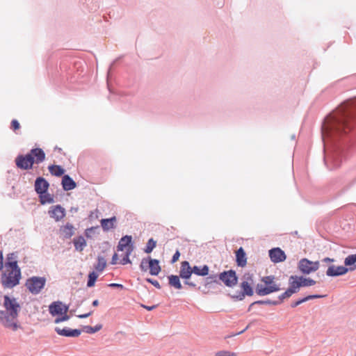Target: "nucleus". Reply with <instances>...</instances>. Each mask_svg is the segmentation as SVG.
Instances as JSON below:
<instances>
[{
    "mask_svg": "<svg viewBox=\"0 0 356 356\" xmlns=\"http://www.w3.org/2000/svg\"><path fill=\"white\" fill-rule=\"evenodd\" d=\"M350 113L347 105H342L330 115L322 127L323 138H338L351 129Z\"/></svg>",
    "mask_w": 356,
    "mask_h": 356,
    "instance_id": "1",
    "label": "nucleus"
},
{
    "mask_svg": "<svg viewBox=\"0 0 356 356\" xmlns=\"http://www.w3.org/2000/svg\"><path fill=\"white\" fill-rule=\"evenodd\" d=\"M1 270L0 282L3 288L11 289L19 283L21 270L16 261L6 262Z\"/></svg>",
    "mask_w": 356,
    "mask_h": 356,
    "instance_id": "2",
    "label": "nucleus"
},
{
    "mask_svg": "<svg viewBox=\"0 0 356 356\" xmlns=\"http://www.w3.org/2000/svg\"><path fill=\"white\" fill-rule=\"evenodd\" d=\"M316 283L315 280L309 277L291 275L289 280V288L279 296V299L282 302L284 299L290 298L293 294L298 293L300 287L314 286Z\"/></svg>",
    "mask_w": 356,
    "mask_h": 356,
    "instance_id": "3",
    "label": "nucleus"
},
{
    "mask_svg": "<svg viewBox=\"0 0 356 356\" xmlns=\"http://www.w3.org/2000/svg\"><path fill=\"white\" fill-rule=\"evenodd\" d=\"M280 284L277 283L275 276L268 275L261 277L260 282L255 286V292L260 296H264L280 291Z\"/></svg>",
    "mask_w": 356,
    "mask_h": 356,
    "instance_id": "4",
    "label": "nucleus"
},
{
    "mask_svg": "<svg viewBox=\"0 0 356 356\" xmlns=\"http://www.w3.org/2000/svg\"><path fill=\"white\" fill-rule=\"evenodd\" d=\"M254 285V275L249 273H245L241 279L240 287L241 291L232 295V297L236 300H242L246 296H252L254 294L253 286Z\"/></svg>",
    "mask_w": 356,
    "mask_h": 356,
    "instance_id": "5",
    "label": "nucleus"
},
{
    "mask_svg": "<svg viewBox=\"0 0 356 356\" xmlns=\"http://www.w3.org/2000/svg\"><path fill=\"white\" fill-rule=\"evenodd\" d=\"M67 311L68 307L60 302H54L49 306V313L52 316H61L55 319V323L69 320L70 316L67 314Z\"/></svg>",
    "mask_w": 356,
    "mask_h": 356,
    "instance_id": "6",
    "label": "nucleus"
},
{
    "mask_svg": "<svg viewBox=\"0 0 356 356\" xmlns=\"http://www.w3.org/2000/svg\"><path fill=\"white\" fill-rule=\"evenodd\" d=\"M46 284L44 277L33 276L26 280L25 286L33 294L39 293Z\"/></svg>",
    "mask_w": 356,
    "mask_h": 356,
    "instance_id": "7",
    "label": "nucleus"
},
{
    "mask_svg": "<svg viewBox=\"0 0 356 356\" xmlns=\"http://www.w3.org/2000/svg\"><path fill=\"white\" fill-rule=\"evenodd\" d=\"M300 270L304 274H309L316 271L319 268L318 261H311L307 259H302L298 264Z\"/></svg>",
    "mask_w": 356,
    "mask_h": 356,
    "instance_id": "8",
    "label": "nucleus"
},
{
    "mask_svg": "<svg viewBox=\"0 0 356 356\" xmlns=\"http://www.w3.org/2000/svg\"><path fill=\"white\" fill-rule=\"evenodd\" d=\"M15 163L17 168L22 170H29L33 168L34 160L29 154L26 155H19L15 159Z\"/></svg>",
    "mask_w": 356,
    "mask_h": 356,
    "instance_id": "9",
    "label": "nucleus"
},
{
    "mask_svg": "<svg viewBox=\"0 0 356 356\" xmlns=\"http://www.w3.org/2000/svg\"><path fill=\"white\" fill-rule=\"evenodd\" d=\"M219 278L229 287L235 286L238 280L235 271L232 270L221 273L219 275Z\"/></svg>",
    "mask_w": 356,
    "mask_h": 356,
    "instance_id": "10",
    "label": "nucleus"
},
{
    "mask_svg": "<svg viewBox=\"0 0 356 356\" xmlns=\"http://www.w3.org/2000/svg\"><path fill=\"white\" fill-rule=\"evenodd\" d=\"M325 163L330 170H334L341 166L342 159L339 153L334 152L325 157Z\"/></svg>",
    "mask_w": 356,
    "mask_h": 356,
    "instance_id": "11",
    "label": "nucleus"
},
{
    "mask_svg": "<svg viewBox=\"0 0 356 356\" xmlns=\"http://www.w3.org/2000/svg\"><path fill=\"white\" fill-rule=\"evenodd\" d=\"M49 214L51 218L56 221L61 220L65 216V209L60 205L53 206L49 210Z\"/></svg>",
    "mask_w": 356,
    "mask_h": 356,
    "instance_id": "12",
    "label": "nucleus"
},
{
    "mask_svg": "<svg viewBox=\"0 0 356 356\" xmlns=\"http://www.w3.org/2000/svg\"><path fill=\"white\" fill-rule=\"evenodd\" d=\"M269 257L273 263L284 261L286 258L284 252L280 248H273L269 250Z\"/></svg>",
    "mask_w": 356,
    "mask_h": 356,
    "instance_id": "13",
    "label": "nucleus"
},
{
    "mask_svg": "<svg viewBox=\"0 0 356 356\" xmlns=\"http://www.w3.org/2000/svg\"><path fill=\"white\" fill-rule=\"evenodd\" d=\"M74 234V227L72 224L67 222L61 226L59 229L60 237L63 239L71 238Z\"/></svg>",
    "mask_w": 356,
    "mask_h": 356,
    "instance_id": "14",
    "label": "nucleus"
},
{
    "mask_svg": "<svg viewBox=\"0 0 356 356\" xmlns=\"http://www.w3.org/2000/svg\"><path fill=\"white\" fill-rule=\"evenodd\" d=\"M348 271V268L343 266H330L326 271V275L330 277H335L345 275Z\"/></svg>",
    "mask_w": 356,
    "mask_h": 356,
    "instance_id": "15",
    "label": "nucleus"
},
{
    "mask_svg": "<svg viewBox=\"0 0 356 356\" xmlns=\"http://www.w3.org/2000/svg\"><path fill=\"white\" fill-rule=\"evenodd\" d=\"M55 331L56 333L60 336L64 337H79L81 332L80 330H71L67 327L60 328L58 327H55Z\"/></svg>",
    "mask_w": 356,
    "mask_h": 356,
    "instance_id": "16",
    "label": "nucleus"
},
{
    "mask_svg": "<svg viewBox=\"0 0 356 356\" xmlns=\"http://www.w3.org/2000/svg\"><path fill=\"white\" fill-rule=\"evenodd\" d=\"M49 186V183L43 177H38L35 181V190L38 194L45 193Z\"/></svg>",
    "mask_w": 356,
    "mask_h": 356,
    "instance_id": "17",
    "label": "nucleus"
},
{
    "mask_svg": "<svg viewBox=\"0 0 356 356\" xmlns=\"http://www.w3.org/2000/svg\"><path fill=\"white\" fill-rule=\"evenodd\" d=\"M193 273V268L190 266L188 261H184L181 264V268L179 271V276L185 280L190 278Z\"/></svg>",
    "mask_w": 356,
    "mask_h": 356,
    "instance_id": "18",
    "label": "nucleus"
},
{
    "mask_svg": "<svg viewBox=\"0 0 356 356\" xmlns=\"http://www.w3.org/2000/svg\"><path fill=\"white\" fill-rule=\"evenodd\" d=\"M29 154L36 163H42L45 159V154L40 148L32 149Z\"/></svg>",
    "mask_w": 356,
    "mask_h": 356,
    "instance_id": "19",
    "label": "nucleus"
},
{
    "mask_svg": "<svg viewBox=\"0 0 356 356\" xmlns=\"http://www.w3.org/2000/svg\"><path fill=\"white\" fill-rule=\"evenodd\" d=\"M132 237L131 236H123L119 241L118 251L127 250L129 248H134L131 244Z\"/></svg>",
    "mask_w": 356,
    "mask_h": 356,
    "instance_id": "20",
    "label": "nucleus"
},
{
    "mask_svg": "<svg viewBox=\"0 0 356 356\" xmlns=\"http://www.w3.org/2000/svg\"><path fill=\"white\" fill-rule=\"evenodd\" d=\"M149 270L152 275H157L161 270L159 261L155 259L149 258Z\"/></svg>",
    "mask_w": 356,
    "mask_h": 356,
    "instance_id": "21",
    "label": "nucleus"
},
{
    "mask_svg": "<svg viewBox=\"0 0 356 356\" xmlns=\"http://www.w3.org/2000/svg\"><path fill=\"white\" fill-rule=\"evenodd\" d=\"M236 263L238 266L243 267L247 264V258L245 255V252L243 248H240L236 252Z\"/></svg>",
    "mask_w": 356,
    "mask_h": 356,
    "instance_id": "22",
    "label": "nucleus"
},
{
    "mask_svg": "<svg viewBox=\"0 0 356 356\" xmlns=\"http://www.w3.org/2000/svg\"><path fill=\"white\" fill-rule=\"evenodd\" d=\"M101 226L104 231H108L115 228V223L116 222V218L115 216L111 218H106L101 220Z\"/></svg>",
    "mask_w": 356,
    "mask_h": 356,
    "instance_id": "23",
    "label": "nucleus"
},
{
    "mask_svg": "<svg viewBox=\"0 0 356 356\" xmlns=\"http://www.w3.org/2000/svg\"><path fill=\"white\" fill-rule=\"evenodd\" d=\"M62 185L65 191L72 190L76 187V183L68 175L63 177Z\"/></svg>",
    "mask_w": 356,
    "mask_h": 356,
    "instance_id": "24",
    "label": "nucleus"
},
{
    "mask_svg": "<svg viewBox=\"0 0 356 356\" xmlns=\"http://www.w3.org/2000/svg\"><path fill=\"white\" fill-rule=\"evenodd\" d=\"M73 243L75 249L79 252H81L83 248L86 246V241L83 236H79L73 240Z\"/></svg>",
    "mask_w": 356,
    "mask_h": 356,
    "instance_id": "25",
    "label": "nucleus"
},
{
    "mask_svg": "<svg viewBox=\"0 0 356 356\" xmlns=\"http://www.w3.org/2000/svg\"><path fill=\"white\" fill-rule=\"evenodd\" d=\"M356 254L348 255L344 260V264L346 266H350L348 270H354L356 269Z\"/></svg>",
    "mask_w": 356,
    "mask_h": 356,
    "instance_id": "26",
    "label": "nucleus"
},
{
    "mask_svg": "<svg viewBox=\"0 0 356 356\" xmlns=\"http://www.w3.org/2000/svg\"><path fill=\"white\" fill-rule=\"evenodd\" d=\"M49 170L52 175L56 177L62 176L65 172L64 169L61 166L56 165L49 166Z\"/></svg>",
    "mask_w": 356,
    "mask_h": 356,
    "instance_id": "27",
    "label": "nucleus"
},
{
    "mask_svg": "<svg viewBox=\"0 0 356 356\" xmlns=\"http://www.w3.org/2000/svg\"><path fill=\"white\" fill-rule=\"evenodd\" d=\"M193 273L201 276L207 275L209 274V267L207 265H204L202 268L195 266L193 268Z\"/></svg>",
    "mask_w": 356,
    "mask_h": 356,
    "instance_id": "28",
    "label": "nucleus"
},
{
    "mask_svg": "<svg viewBox=\"0 0 356 356\" xmlns=\"http://www.w3.org/2000/svg\"><path fill=\"white\" fill-rule=\"evenodd\" d=\"M133 251H134V248H129V250H124L123 252H124V255L121 256L122 258L120 261L119 263L120 264H122V265H125V264H131V261L129 259V255L132 253Z\"/></svg>",
    "mask_w": 356,
    "mask_h": 356,
    "instance_id": "29",
    "label": "nucleus"
},
{
    "mask_svg": "<svg viewBox=\"0 0 356 356\" xmlns=\"http://www.w3.org/2000/svg\"><path fill=\"white\" fill-rule=\"evenodd\" d=\"M169 284L177 289H181V284L179 277L177 275H170L168 277Z\"/></svg>",
    "mask_w": 356,
    "mask_h": 356,
    "instance_id": "30",
    "label": "nucleus"
},
{
    "mask_svg": "<svg viewBox=\"0 0 356 356\" xmlns=\"http://www.w3.org/2000/svg\"><path fill=\"white\" fill-rule=\"evenodd\" d=\"M322 296H318V295H310V296H306L305 298H303L298 301H296L294 302H293L291 304V307H296L297 306H298L299 305L306 302V301H308L309 300H312V299H314V298H321Z\"/></svg>",
    "mask_w": 356,
    "mask_h": 356,
    "instance_id": "31",
    "label": "nucleus"
},
{
    "mask_svg": "<svg viewBox=\"0 0 356 356\" xmlns=\"http://www.w3.org/2000/svg\"><path fill=\"white\" fill-rule=\"evenodd\" d=\"M322 296H318V295H310V296H306L305 298H303L298 301H296L294 302H293L291 304V307H296L297 306H298L299 305L306 302V301H308L309 300H312V299H314V298H321Z\"/></svg>",
    "mask_w": 356,
    "mask_h": 356,
    "instance_id": "32",
    "label": "nucleus"
},
{
    "mask_svg": "<svg viewBox=\"0 0 356 356\" xmlns=\"http://www.w3.org/2000/svg\"><path fill=\"white\" fill-rule=\"evenodd\" d=\"M40 196V201L42 204H44L46 203H52L54 202L53 197L45 192V193L39 194Z\"/></svg>",
    "mask_w": 356,
    "mask_h": 356,
    "instance_id": "33",
    "label": "nucleus"
},
{
    "mask_svg": "<svg viewBox=\"0 0 356 356\" xmlns=\"http://www.w3.org/2000/svg\"><path fill=\"white\" fill-rule=\"evenodd\" d=\"M106 261L105 259L102 257H98L97 264L95 265V268L97 271L102 272L106 268Z\"/></svg>",
    "mask_w": 356,
    "mask_h": 356,
    "instance_id": "34",
    "label": "nucleus"
},
{
    "mask_svg": "<svg viewBox=\"0 0 356 356\" xmlns=\"http://www.w3.org/2000/svg\"><path fill=\"white\" fill-rule=\"evenodd\" d=\"M97 277H98V275L95 272L92 271V272L90 273L88 275V280L87 282V286L88 287L93 286L95 284V282H96Z\"/></svg>",
    "mask_w": 356,
    "mask_h": 356,
    "instance_id": "35",
    "label": "nucleus"
},
{
    "mask_svg": "<svg viewBox=\"0 0 356 356\" xmlns=\"http://www.w3.org/2000/svg\"><path fill=\"white\" fill-rule=\"evenodd\" d=\"M102 325H97L95 327H91V326L88 325V326H84L83 328V330L86 333L92 334V333H95V332L99 331L102 329Z\"/></svg>",
    "mask_w": 356,
    "mask_h": 356,
    "instance_id": "36",
    "label": "nucleus"
},
{
    "mask_svg": "<svg viewBox=\"0 0 356 356\" xmlns=\"http://www.w3.org/2000/svg\"><path fill=\"white\" fill-rule=\"evenodd\" d=\"M156 241H154L153 238L149 239V241H147V245L144 250L145 252H146V253L152 252V250H154V248L156 247Z\"/></svg>",
    "mask_w": 356,
    "mask_h": 356,
    "instance_id": "37",
    "label": "nucleus"
},
{
    "mask_svg": "<svg viewBox=\"0 0 356 356\" xmlns=\"http://www.w3.org/2000/svg\"><path fill=\"white\" fill-rule=\"evenodd\" d=\"M215 356H236V353L228 350H220L216 352Z\"/></svg>",
    "mask_w": 356,
    "mask_h": 356,
    "instance_id": "38",
    "label": "nucleus"
},
{
    "mask_svg": "<svg viewBox=\"0 0 356 356\" xmlns=\"http://www.w3.org/2000/svg\"><path fill=\"white\" fill-rule=\"evenodd\" d=\"M140 268L143 271H147L149 268V258L148 259H143L140 264Z\"/></svg>",
    "mask_w": 356,
    "mask_h": 356,
    "instance_id": "39",
    "label": "nucleus"
},
{
    "mask_svg": "<svg viewBox=\"0 0 356 356\" xmlns=\"http://www.w3.org/2000/svg\"><path fill=\"white\" fill-rule=\"evenodd\" d=\"M11 128L13 131H16L20 128V124L17 120H13L11 122Z\"/></svg>",
    "mask_w": 356,
    "mask_h": 356,
    "instance_id": "40",
    "label": "nucleus"
},
{
    "mask_svg": "<svg viewBox=\"0 0 356 356\" xmlns=\"http://www.w3.org/2000/svg\"><path fill=\"white\" fill-rule=\"evenodd\" d=\"M146 281L147 282H149V283H151L152 285H154L157 289H161V285H160L159 282L157 280H152V279H150V278H147Z\"/></svg>",
    "mask_w": 356,
    "mask_h": 356,
    "instance_id": "41",
    "label": "nucleus"
},
{
    "mask_svg": "<svg viewBox=\"0 0 356 356\" xmlns=\"http://www.w3.org/2000/svg\"><path fill=\"white\" fill-rule=\"evenodd\" d=\"M278 302L277 301L271 302L270 300L267 301H262L259 300L254 302V304H273V305H277Z\"/></svg>",
    "mask_w": 356,
    "mask_h": 356,
    "instance_id": "42",
    "label": "nucleus"
},
{
    "mask_svg": "<svg viewBox=\"0 0 356 356\" xmlns=\"http://www.w3.org/2000/svg\"><path fill=\"white\" fill-rule=\"evenodd\" d=\"M179 256H180L179 252V251H177V252L174 254V255H173V257H172V263H175V262H176V261L179 259Z\"/></svg>",
    "mask_w": 356,
    "mask_h": 356,
    "instance_id": "43",
    "label": "nucleus"
},
{
    "mask_svg": "<svg viewBox=\"0 0 356 356\" xmlns=\"http://www.w3.org/2000/svg\"><path fill=\"white\" fill-rule=\"evenodd\" d=\"M118 254L117 253H115L113 255L111 264L113 265L118 264Z\"/></svg>",
    "mask_w": 356,
    "mask_h": 356,
    "instance_id": "44",
    "label": "nucleus"
},
{
    "mask_svg": "<svg viewBox=\"0 0 356 356\" xmlns=\"http://www.w3.org/2000/svg\"><path fill=\"white\" fill-rule=\"evenodd\" d=\"M3 260V253L1 251H0V270H1L4 268Z\"/></svg>",
    "mask_w": 356,
    "mask_h": 356,
    "instance_id": "45",
    "label": "nucleus"
},
{
    "mask_svg": "<svg viewBox=\"0 0 356 356\" xmlns=\"http://www.w3.org/2000/svg\"><path fill=\"white\" fill-rule=\"evenodd\" d=\"M108 286L110 287H113V288H120V289H123L124 288L122 284H116V283L110 284Z\"/></svg>",
    "mask_w": 356,
    "mask_h": 356,
    "instance_id": "46",
    "label": "nucleus"
},
{
    "mask_svg": "<svg viewBox=\"0 0 356 356\" xmlns=\"http://www.w3.org/2000/svg\"><path fill=\"white\" fill-rule=\"evenodd\" d=\"M91 314H92V312H90L87 313V314H80V315H79V316H78V317H79V318H87V317H88L89 316H90V315H91Z\"/></svg>",
    "mask_w": 356,
    "mask_h": 356,
    "instance_id": "47",
    "label": "nucleus"
},
{
    "mask_svg": "<svg viewBox=\"0 0 356 356\" xmlns=\"http://www.w3.org/2000/svg\"><path fill=\"white\" fill-rule=\"evenodd\" d=\"M142 307L145 308L148 311L153 310L154 309H155L156 307V305H153V306L149 307V306H146V305H142Z\"/></svg>",
    "mask_w": 356,
    "mask_h": 356,
    "instance_id": "48",
    "label": "nucleus"
},
{
    "mask_svg": "<svg viewBox=\"0 0 356 356\" xmlns=\"http://www.w3.org/2000/svg\"><path fill=\"white\" fill-rule=\"evenodd\" d=\"M324 262H333L334 259L329 257L324 258L323 260Z\"/></svg>",
    "mask_w": 356,
    "mask_h": 356,
    "instance_id": "49",
    "label": "nucleus"
},
{
    "mask_svg": "<svg viewBox=\"0 0 356 356\" xmlns=\"http://www.w3.org/2000/svg\"><path fill=\"white\" fill-rule=\"evenodd\" d=\"M99 305V301L97 300H95L92 302V305L94 307H97Z\"/></svg>",
    "mask_w": 356,
    "mask_h": 356,
    "instance_id": "50",
    "label": "nucleus"
},
{
    "mask_svg": "<svg viewBox=\"0 0 356 356\" xmlns=\"http://www.w3.org/2000/svg\"><path fill=\"white\" fill-rule=\"evenodd\" d=\"M185 284L190 285V286H195L194 284H193L192 282H189L188 281H186Z\"/></svg>",
    "mask_w": 356,
    "mask_h": 356,
    "instance_id": "51",
    "label": "nucleus"
}]
</instances>
